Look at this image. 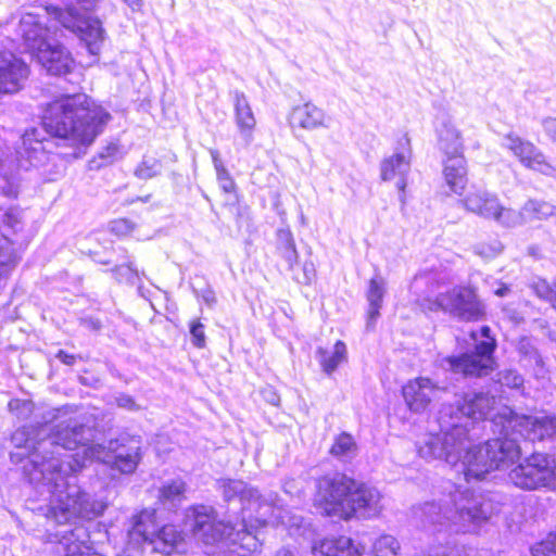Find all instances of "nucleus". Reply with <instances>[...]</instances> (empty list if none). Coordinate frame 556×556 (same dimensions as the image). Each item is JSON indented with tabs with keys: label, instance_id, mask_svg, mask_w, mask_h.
<instances>
[{
	"label": "nucleus",
	"instance_id": "6",
	"mask_svg": "<svg viewBox=\"0 0 556 556\" xmlns=\"http://www.w3.org/2000/svg\"><path fill=\"white\" fill-rule=\"evenodd\" d=\"M125 553L161 554L174 556L185 553L187 543L184 534L174 525L157 528L155 511L143 509L135 515L128 525Z\"/></svg>",
	"mask_w": 556,
	"mask_h": 556
},
{
	"label": "nucleus",
	"instance_id": "52",
	"mask_svg": "<svg viewBox=\"0 0 556 556\" xmlns=\"http://www.w3.org/2000/svg\"><path fill=\"white\" fill-rule=\"evenodd\" d=\"M137 286V291H138V294L144 299H148V293H149V290H146L144 287L142 286L141 283V280L138 281V283L136 285Z\"/></svg>",
	"mask_w": 556,
	"mask_h": 556
},
{
	"label": "nucleus",
	"instance_id": "35",
	"mask_svg": "<svg viewBox=\"0 0 556 556\" xmlns=\"http://www.w3.org/2000/svg\"><path fill=\"white\" fill-rule=\"evenodd\" d=\"M531 288L540 299L549 302L556 308V281L551 285L545 279L536 278L532 281Z\"/></svg>",
	"mask_w": 556,
	"mask_h": 556
},
{
	"label": "nucleus",
	"instance_id": "53",
	"mask_svg": "<svg viewBox=\"0 0 556 556\" xmlns=\"http://www.w3.org/2000/svg\"><path fill=\"white\" fill-rule=\"evenodd\" d=\"M276 556H295L293 552L288 548H281L276 553Z\"/></svg>",
	"mask_w": 556,
	"mask_h": 556
},
{
	"label": "nucleus",
	"instance_id": "50",
	"mask_svg": "<svg viewBox=\"0 0 556 556\" xmlns=\"http://www.w3.org/2000/svg\"><path fill=\"white\" fill-rule=\"evenodd\" d=\"M130 9L131 11L134 12H137V11H140L142 5H143V1L142 0H123Z\"/></svg>",
	"mask_w": 556,
	"mask_h": 556
},
{
	"label": "nucleus",
	"instance_id": "13",
	"mask_svg": "<svg viewBox=\"0 0 556 556\" xmlns=\"http://www.w3.org/2000/svg\"><path fill=\"white\" fill-rule=\"evenodd\" d=\"M462 202L469 212L505 228H514L518 218L516 210L503 206L495 193L482 187L472 186Z\"/></svg>",
	"mask_w": 556,
	"mask_h": 556
},
{
	"label": "nucleus",
	"instance_id": "40",
	"mask_svg": "<svg viewBox=\"0 0 556 556\" xmlns=\"http://www.w3.org/2000/svg\"><path fill=\"white\" fill-rule=\"evenodd\" d=\"M503 245L498 240H493L490 243H479L475 245V253L483 258H492L502 252Z\"/></svg>",
	"mask_w": 556,
	"mask_h": 556
},
{
	"label": "nucleus",
	"instance_id": "55",
	"mask_svg": "<svg viewBox=\"0 0 556 556\" xmlns=\"http://www.w3.org/2000/svg\"><path fill=\"white\" fill-rule=\"evenodd\" d=\"M92 327L94 329H99L100 328L99 321L92 323Z\"/></svg>",
	"mask_w": 556,
	"mask_h": 556
},
{
	"label": "nucleus",
	"instance_id": "44",
	"mask_svg": "<svg viewBox=\"0 0 556 556\" xmlns=\"http://www.w3.org/2000/svg\"><path fill=\"white\" fill-rule=\"evenodd\" d=\"M115 403L118 407L135 412L138 410L140 407L136 403L135 399L131 395L121 393L115 397Z\"/></svg>",
	"mask_w": 556,
	"mask_h": 556
},
{
	"label": "nucleus",
	"instance_id": "23",
	"mask_svg": "<svg viewBox=\"0 0 556 556\" xmlns=\"http://www.w3.org/2000/svg\"><path fill=\"white\" fill-rule=\"evenodd\" d=\"M368 547L369 544L365 541L355 544L348 536H331L314 545L313 554L315 556H361Z\"/></svg>",
	"mask_w": 556,
	"mask_h": 556
},
{
	"label": "nucleus",
	"instance_id": "4",
	"mask_svg": "<svg viewBox=\"0 0 556 556\" xmlns=\"http://www.w3.org/2000/svg\"><path fill=\"white\" fill-rule=\"evenodd\" d=\"M228 511H240L232 523L217 520L212 506L194 505L186 511V526L194 538L205 545H217L237 556H252L261 549V528L273 518L278 519L277 494L261 495L258 490L240 479L222 478L216 481Z\"/></svg>",
	"mask_w": 556,
	"mask_h": 556
},
{
	"label": "nucleus",
	"instance_id": "32",
	"mask_svg": "<svg viewBox=\"0 0 556 556\" xmlns=\"http://www.w3.org/2000/svg\"><path fill=\"white\" fill-rule=\"evenodd\" d=\"M113 278L122 283L125 282L130 286H135L140 281L141 276H144V271L139 273L137 267L135 266V263L128 257H126V261L119 265H116L111 269Z\"/></svg>",
	"mask_w": 556,
	"mask_h": 556
},
{
	"label": "nucleus",
	"instance_id": "33",
	"mask_svg": "<svg viewBox=\"0 0 556 556\" xmlns=\"http://www.w3.org/2000/svg\"><path fill=\"white\" fill-rule=\"evenodd\" d=\"M355 451L356 443L353 437L348 432H342L336 438L330 453L336 457L345 459L352 457Z\"/></svg>",
	"mask_w": 556,
	"mask_h": 556
},
{
	"label": "nucleus",
	"instance_id": "34",
	"mask_svg": "<svg viewBox=\"0 0 556 556\" xmlns=\"http://www.w3.org/2000/svg\"><path fill=\"white\" fill-rule=\"evenodd\" d=\"M371 549L376 556H395L400 549V543L394 536L383 534L371 543Z\"/></svg>",
	"mask_w": 556,
	"mask_h": 556
},
{
	"label": "nucleus",
	"instance_id": "31",
	"mask_svg": "<svg viewBox=\"0 0 556 556\" xmlns=\"http://www.w3.org/2000/svg\"><path fill=\"white\" fill-rule=\"evenodd\" d=\"M162 161L153 155H143L134 170V176L140 180H149L162 174Z\"/></svg>",
	"mask_w": 556,
	"mask_h": 556
},
{
	"label": "nucleus",
	"instance_id": "27",
	"mask_svg": "<svg viewBox=\"0 0 556 556\" xmlns=\"http://www.w3.org/2000/svg\"><path fill=\"white\" fill-rule=\"evenodd\" d=\"M187 484L181 478L165 481L159 490V501L167 509H176L186 500Z\"/></svg>",
	"mask_w": 556,
	"mask_h": 556
},
{
	"label": "nucleus",
	"instance_id": "38",
	"mask_svg": "<svg viewBox=\"0 0 556 556\" xmlns=\"http://www.w3.org/2000/svg\"><path fill=\"white\" fill-rule=\"evenodd\" d=\"M192 291L194 295L204 302L208 307H213L217 300L215 295V291L212 289L210 285L203 282L202 287H198L195 282L191 283Z\"/></svg>",
	"mask_w": 556,
	"mask_h": 556
},
{
	"label": "nucleus",
	"instance_id": "9",
	"mask_svg": "<svg viewBox=\"0 0 556 556\" xmlns=\"http://www.w3.org/2000/svg\"><path fill=\"white\" fill-rule=\"evenodd\" d=\"M470 336L475 342L473 350L442 358V369L464 377H483L493 371L497 344L490 327L482 326L478 331L472 330Z\"/></svg>",
	"mask_w": 556,
	"mask_h": 556
},
{
	"label": "nucleus",
	"instance_id": "10",
	"mask_svg": "<svg viewBox=\"0 0 556 556\" xmlns=\"http://www.w3.org/2000/svg\"><path fill=\"white\" fill-rule=\"evenodd\" d=\"M438 146L446 155L444 178L450 189L459 194L467 184L466 161L463 154L464 144L460 131L448 116L439 119L435 127Z\"/></svg>",
	"mask_w": 556,
	"mask_h": 556
},
{
	"label": "nucleus",
	"instance_id": "21",
	"mask_svg": "<svg viewBox=\"0 0 556 556\" xmlns=\"http://www.w3.org/2000/svg\"><path fill=\"white\" fill-rule=\"evenodd\" d=\"M34 56L50 75H66L74 67V59L71 52L64 46L54 41H51L48 47L41 49Z\"/></svg>",
	"mask_w": 556,
	"mask_h": 556
},
{
	"label": "nucleus",
	"instance_id": "39",
	"mask_svg": "<svg viewBox=\"0 0 556 556\" xmlns=\"http://www.w3.org/2000/svg\"><path fill=\"white\" fill-rule=\"evenodd\" d=\"M189 332L191 336V342L195 348L202 349L205 346L206 337L204 332V325L201 323L200 319H193L190 323Z\"/></svg>",
	"mask_w": 556,
	"mask_h": 556
},
{
	"label": "nucleus",
	"instance_id": "1",
	"mask_svg": "<svg viewBox=\"0 0 556 556\" xmlns=\"http://www.w3.org/2000/svg\"><path fill=\"white\" fill-rule=\"evenodd\" d=\"M496 397L489 391H468L444 405L438 417L440 431L417 443L426 460L459 464L467 482L482 480L495 469L519 459L520 441L535 442L556 435V416L542 413L518 415L508 406L495 414Z\"/></svg>",
	"mask_w": 556,
	"mask_h": 556
},
{
	"label": "nucleus",
	"instance_id": "47",
	"mask_svg": "<svg viewBox=\"0 0 556 556\" xmlns=\"http://www.w3.org/2000/svg\"><path fill=\"white\" fill-rule=\"evenodd\" d=\"M546 135L556 142V118L547 117L542 122Z\"/></svg>",
	"mask_w": 556,
	"mask_h": 556
},
{
	"label": "nucleus",
	"instance_id": "56",
	"mask_svg": "<svg viewBox=\"0 0 556 556\" xmlns=\"http://www.w3.org/2000/svg\"><path fill=\"white\" fill-rule=\"evenodd\" d=\"M24 406H25V408H26V409H28V410H29V406H30V404H29V403H25V404H24Z\"/></svg>",
	"mask_w": 556,
	"mask_h": 556
},
{
	"label": "nucleus",
	"instance_id": "28",
	"mask_svg": "<svg viewBox=\"0 0 556 556\" xmlns=\"http://www.w3.org/2000/svg\"><path fill=\"white\" fill-rule=\"evenodd\" d=\"M346 357V346L342 341H337L333 350L328 351L324 348H318L316 351V358L319 362L324 372L331 375L338 366Z\"/></svg>",
	"mask_w": 556,
	"mask_h": 556
},
{
	"label": "nucleus",
	"instance_id": "14",
	"mask_svg": "<svg viewBox=\"0 0 556 556\" xmlns=\"http://www.w3.org/2000/svg\"><path fill=\"white\" fill-rule=\"evenodd\" d=\"M381 501L382 495L377 488L353 479V488L349 493L341 519H372L378 517L383 508Z\"/></svg>",
	"mask_w": 556,
	"mask_h": 556
},
{
	"label": "nucleus",
	"instance_id": "18",
	"mask_svg": "<svg viewBox=\"0 0 556 556\" xmlns=\"http://www.w3.org/2000/svg\"><path fill=\"white\" fill-rule=\"evenodd\" d=\"M410 139L405 134L399 139L395 153L383 160L380 167L383 180H392L399 177L396 187L402 192L406 188V176L410 170Z\"/></svg>",
	"mask_w": 556,
	"mask_h": 556
},
{
	"label": "nucleus",
	"instance_id": "19",
	"mask_svg": "<svg viewBox=\"0 0 556 556\" xmlns=\"http://www.w3.org/2000/svg\"><path fill=\"white\" fill-rule=\"evenodd\" d=\"M16 33L22 38L25 50L33 55L53 41L51 31L43 24L42 18L33 12L22 15Z\"/></svg>",
	"mask_w": 556,
	"mask_h": 556
},
{
	"label": "nucleus",
	"instance_id": "24",
	"mask_svg": "<svg viewBox=\"0 0 556 556\" xmlns=\"http://www.w3.org/2000/svg\"><path fill=\"white\" fill-rule=\"evenodd\" d=\"M230 96L233 102L235 121L240 137L244 144L249 146L253 140V130L256 125L255 116L244 92L235 90L230 92Z\"/></svg>",
	"mask_w": 556,
	"mask_h": 556
},
{
	"label": "nucleus",
	"instance_id": "5",
	"mask_svg": "<svg viewBox=\"0 0 556 556\" xmlns=\"http://www.w3.org/2000/svg\"><path fill=\"white\" fill-rule=\"evenodd\" d=\"M441 497L415 510L425 530L432 531L424 556H477L472 547L459 546L454 534L478 533L493 516L510 504L500 491L477 492L451 481L442 484Z\"/></svg>",
	"mask_w": 556,
	"mask_h": 556
},
{
	"label": "nucleus",
	"instance_id": "17",
	"mask_svg": "<svg viewBox=\"0 0 556 556\" xmlns=\"http://www.w3.org/2000/svg\"><path fill=\"white\" fill-rule=\"evenodd\" d=\"M448 389L447 383L434 382L428 377H417L403 387L402 393L408 408L414 413H421L432 400L439 399L440 394Z\"/></svg>",
	"mask_w": 556,
	"mask_h": 556
},
{
	"label": "nucleus",
	"instance_id": "51",
	"mask_svg": "<svg viewBox=\"0 0 556 556\" xmlns=\"http://www.w3.org/2000/svg\"><path fill=\"white\" fill-rule=\"evenodd\" d=\"M509 292V287L507 285H501L496 290H495V294L497 296H505L507 295Z\"/></svg>",
	"mask_w": 556,
	"mask_h": 556
},
{
	"label": "nucleus",
	"instance_id": "7",
	"mask_svg": "<svg viewBox=\"0 0 556 556\" xmlns=\"http://www.w3.org/2000/svg\"><path fill=\"white\" fill-rule=\"evenodd\" d=\"M99 2L100 0H75L63 7H45L47 17L75 34L93 58L99 56L105 40L101 21L89 15L97 10Z\"/></svg>",
	"mask_w": 556,
	"mask_h": 556
},
{
	"label": "nucleus",
	"instance_id": "29",
	"mask_svg": "<svg viewBox=\"0 0 556 556\" xmlns=\"http://www.w3.org/2000/svg\"><path fill=\"white\" fill-rule=\"evenodd\" d=\"M383 295V281L378 278L370 279L367 292V300L369 305L367 328L371 327L378 319L380 315V308L382 306Z\"/></svg>",
	"mask_w": 556,
	"mask_h": 556
},
{
	"label": "nucleus",
	"instance_id": "25",
	"mask_svg": "<svg viewBox=\"0 0 556 556\" xmlns=\"http://www.w3.org/2000/svg\"><path fill=\"white\" fill-rule=\"evenodd\" d=\"M329 121L325 111L312 102H305L292 109L289 122L291 126H299L306 130H313L319 127H328Z\"/></svg>",
	"mask_w": 556,
	"mask_h": 556
},
{
	"label": "nucleus",
	"instance_id": "41",
	"mask_svg": "<svg viewBox=\"0 0 556 556\" xmlns=\"http://www.w3.org/2000/svg\"><path fill=\"white\" fill-rule=\"evenodd\" d=\"M518 352L526 358H528L531 362H534L535 364L541 363V356L535 349V346L532 344L531 339L529 338H521L518 343Z\"/></svg>",
	"mask_w": 556,
	"mask_h": 556
},
{
	"label": "nucleus",
	"instance_id": "12",
	"mask_svg": "<svg viewBox=\"0 0 556 556\" xmlns=\"http://www.w3.org/2000/svg\"><path fill=\"white\" fill-rule=\"evenodd\" d=\"M353 478L341 472L327 473L316 481L315 503L326 516L341 519Z\"/></svg>",
	"mask_w": 556,
	"mask_h": 556
},
{
	"label": "nucleus",
	"instance_id": "36",
	"mask_svg": "<svg viewBox=\"0 0 556 556\" xmlns=\"http://www.w3.org/2000/svg\"><path fill=\"white\" fill-rule=\"evenodd\" d=\"M497 382L509 389H520L523 386V377L515 369H504L497 372Z\"/></svg>",
	"mask_w": 556,
	"mask_h": 556
},
{
	"label": "nucleus",
	"instance_id": "46",
	"mask_svg": "<svg viewBox=\"0 0 556 556\" xmlns=\"http://www.w3.org/2000/svg\"><path fill=\"white\" fill-rule=\"evenodd\" d=\"M316 276V269L313 262H305L303 265V279L300 282L309 285Z\"/></svg>",
	"mask_w": 556,
	"mask_h": 556
},
{
	"label": "nucleus",
	"instance_id": "22",
	"mask_svg": "<svg viewBox=\"0 0 556 556\" xmlns=\"http://www.w3.org/2000/svg\"><path fill=\"white\" fill-rule=\"evenodd\" d=\"M35 418L38 419V427L36 429L38 431V435L41 437L52 435L61 425L66 427L67 419L78 420L85 427H88L85 424V418L78 416L77 410L72 405L43 409L41 414H35Z\"/></svg>",
	"mask_w": 556,
	"mask_h": 556
},
{
	"label": "nucleus",
	"instance_id": "37",
	"mask_svg": "<svg viewBox=\"0 0 556 556\" xmlns=\"http://www.w3.org/2000/svg\"><path fill=\"white\" fill-rule=\"evenodd\" d=\"M532 554L534 556H540V554L545 556H556V531L551 532L545 540L536 544L532 548Z\"/></svg>",
	"mask_w": 556,
	"mask_h": 556
},
{
	"label": "nucleus",
	"instance_id": "11",
	"mask_svg": "<svg viewBox=\"0 0 556 556\" xmlns=\"http://www.w3.org/2000/svg\"><path fill=\"white\" fill-rule=\"evenodd\" d=\"M509 480L519 489L556 491V462L545 453H531L509 471Z\"/></svg>",
	"mask_w": 556,
	"mask_h": 556
},
{
	"label": "nucleus",
	"instance_id": "15",
	"mask_svg": "<svg viewBox=\"0 0 556 556\" xmlns=\"http://www.w3.org/2000/svg\"><path fill=\"white\" fill-rule=\"evenodd\" d=\"M435 304L451 315L466 321L478 320L483 314V306L469 288L458 287L440 293Z\"/></svg>",
	"mask_w": 556,
	"mask_h": 556
},
{
	"label": "nucleus",
	"instance_id": "8",
	"mask_svg": "<svg viewBox=\"0 0 556 556\" xmlns=\"http://www.w3.org/2000/svg\"><path fill=\"white\" fill-rule=\"evenodd\" d=\"M90 437L86 442L79 443L76 450H81V454L76 452L72 454L81 464L77 473L86 466L87 462L98 460L112 466L124 475L132 473L141 460V442L138 438L122 435L116 440L109 442L105 448L101 444L92 443L93 430L91 427Z\"/></svg>",
	"mask_w": 556,
	"mask_h": 556
},
{
	"label": "nucleus",
	"instance_id": "20",
	"mask_svg": "<svg viewBox=\"0 0 556 556\" xmlns=\"http://www.w3.org/2000/svg\"><path fill=\"white\" fill-rule=\"evenodd\" d=\"M29 74L27 64L11 52L0 54V94L17 92Z\"/></svg>",
	"mask_w": 556,
	"mask_h": 556
},
{
	"label": "nucleus",
	"instance_id": "42",
	"mask_svg": "<svg viewBox=\"0 0 556 556\" xmlns=\"http://www.w3.org/2000/svg\"><path fill=\"white\" fill-rule=\"evenodd\" d=\"M216 172V177L219 187L225 193H232L236 190V182L226 167L219 168Z\"/></svg>",
	"mask_w": 556,
	"mask_h": 556
},
{
	"label": "nucleus",
	"instance_id": "30",
	"mask_svg": "<svg viewBox=\"0 0 556 556\" xmlns=\"http://www.w3.org/2000/svg\"><path fill=\"white\" fill-rule=\"evenodd\" d=\"M277 249L283 260L288 263L289 268L292 269L298 262V251L293 235L290 229L277 230Z\"/></svg>",
	"mask_w": 556,
	"mask_h": 556
},
{
	"label": "nucleus",
	"instance_id": "49",
	"mask_svg": "<svg viewBox=\"0 0 556 556\" xmlns=\"http://www.w3.org/2000/svg\"><path fill=\"white\" fill-rule=\"evenodd\" d=\"M210 154H211L215 170L225 167L223 161L220 160V154L217 150L210 149Z\"/></svg>",
	"mask_w": 556,
	"mask_h": 556
},
{
	"label": "nucleus",
	"instance_id": "43",
	"mask_svg": "<svg viewBox=\"0 0 556 556\" xmlns=\"http://www.w3.org/2000/svg\"><path fill=\"white\" fill-rule=\"evenodd\" d=\"M117 153H118V144L117 143L108 144L99 153L101 163L98 165V167L113 163Z\"/></svg>",
	"mask_w": 556,
	"mask_h": 556
},
{
	"label": "nucleus",
	"instance_id": "54",
	"mask_svg": "<svg viewBox=\"0 0 556 556\" xmlns=\"http://www.w3.org/2000/svg\"><path fill=\"white\" fill-rule=\"evenodd\" d=\"M150 199H151V195H150V194H148V195H146V197H142V198H138V200H139V201L144 202V203L149 202V201H150Z\"/></svg>",
	"mask_w": 556,
	"mask_h": 556
},
{
	"label": "nucleus",
	"instance_id": "48",
	"mask_svg": "<svg viewBox=\"0 0 556 556\" xmlns=\"http://www.w3.org/2000/svg\"><path fill=\"white\" fill-rule=\"evenodd\" d=\"M56 358L61 361L63 364L72 366L76 362V357L73 354H68L67 352L60 350L56 354Z\"/></svg>",
	"mask_w": 556,
	"mask_h": 556
},
{
	"label": "nucleus",
	"instance_id": "45",
	"mask_svg": "<svg viewBox=\"0 0 556 556\" xmlns=\"http://www.w3.org/2000/svg\"><path fill=\"white\" fill-rule=\"evenodd\" d=\"M132 229V225L127 219L114 220L111 224V230L117 235H126Z\"/></svg>",
	"mask_w": 556,
	"mask_h": 556
},
{
	"label": "nucleus",
	"instance_id": "3",
	"mask_svg": "<svg viewBox=\"0 0 556 556\" xmlns=\"http://www.w3.org/2000/svg\"><path fill=\"white\" fill-rule=\"evenodd\" d=\"M111 114L85 93L63 94L47 104L42 128H29L16 142L14 152L0 146V195L16 200L21 192V169L38 167L49 161L53 142L46 134L73 147L77 157L100 136Z\"/></svg>",
	"mask_w": 556,
	"mask_h": 556
},
{
	"label": "nucleus",
	"instance_id": "26",
	"mask_svg": "<svg viewBox=\"0 0 556 556\" xmlns=\"http://www.w3.org/2000/svg\"><path fill=\"white\" fill-rule=\"evenodd\" d=\"M518 216L514 227L520 226L532 220H544L548 217H556V206L543 200H528L520 211H516Z\"/></svg>",
	"mask_w": 556,
	"mask_h": 556
},
{
	"label": "nucleus",
	"instance_id": "2",
	"mask_svg": "<svg viewBox=\"0 0 556 556\" xmlns=\"http://www.w3.org/2000/svg\"><path fill=\"white\" fill-rule=\"evenodd\" d=\"M66 427L59 426L55 433L38 435L33 426H23L12 434V443L25 448L33 465L31 481H38L49 494L47 519L66 529L75 519H93L104 513L108 502L81 491L77 470L81 466L70 451L90 437V429L74 419Z\"/></svg>",
	"mask_w": 556,
	"mask_h": 556
},
{
	"label": "nucleus",
	"instance_id": "16",
	"mask_svg": "<svg viewBox=\"0 0 556 556\" xmlns=\"http://www.w3.org/2000/svg\"><path fill=\"white\" fill-rule=\"evenodd\" d=\"M503 147L513 152L527 168L538 170L543 175L556 178V167L551 165L532 142L509 132L503 138Z\"/></svg>",
	"mask_w": 556,
	"mask_h": 556
}]
</instances>
